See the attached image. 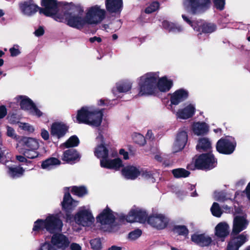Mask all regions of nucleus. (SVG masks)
Masks as SVG:
<instances>
[{
	"instance_id": "f257e3e1",
	"label": "nucleus",
	"mask_w": 250,
	"mask_h": 250,
	"mask_svg": "<svg viewBox=\"0 0 250 250\" xmlns=\"http://www.w3.org/2000/svg\"><path fill=\"white\" fill-rule=\"evenodd\" d=\"M43 5L44 9L40 11L41 13L70 27L80 29L94 23V6L87 8L83 17V10L72 4L62 6L56 0H43Z\"/></svg>"
},
{
	"instance_id": "f03ea898",
	"label": "nucleus",
	"mask_w": 250,
	"mask_h": 250,
	"mask_svg": "<svg viewBox=\"0 0 250 250\" xmlns=\"http://www.w3.org/2000/svg\"><path fill=\"white\" fill-rule=\"evenodd\" d=\"M173 81L166 76L159 77V72H149L140 77L138 82L139 95L141 96L154 95L157 88L163 92L170 90Z\"/></svg>"
},
{
	"instance_id": "7ed1b4c3",
	"label": "nucleus",
	"mask_w": 250,
	"mask_h": 250,
	"mask_svg": "<svg viewBox=\"0 0 250 250\" xmlns=\"http://www.w3.org/2000/svg\"><path fill=\"white\" fill-rule=\"evenodd\" d=\"M104 108L95 109V128L98 132V136L96 140L100 143L95 148V155L101 159L108 157V149L104 146V140L103 135L107 131L108 123L106 116H104Z\"/></svg>"
},
{
	"instance_id": "20e7f679",
	"label": "nucleus",
	"mask_w": 250,
	"mask_h": 250,
	"mask_svg": "<svg viewBox=\"0 0 250 250\" xmlns=\"http://www.w3.org/2000/svg\"><path fill=\"white\" fill-rule=\"evenodd\" d=\"M63 223L59 214H49L45 219H39L34 222L33 231L38 232L46 230L50 233L62 231Z\"/></svg>"
},
{
	"instance_id": "39448f33",
	"label": "nucleus",
	"mask_w": 250,
	"mask_h": 250,
	"mask_svg": "<svg viewBox=\"0 0 250 250\" xmlns=\"http://www.w3.org/2000/svg\"><path fill=\"white\" fill-rule=\"evenodd\" d=\"M40 147L39 140L36 138L21 137L16 148L19 153L23 154L28 159H35L39 156L38 149Z\"/></svg>"
},
{
	"instance_id": "423d86ee",
	"label": "nucleus",
	"mask_w": 250,
	"mask_h": 250,
	"mask_svg": "<svg viewBox=\"0 0 250 250\" xmlns=\"http://www.w3.org/2000/svg\"><path fill=\"white\" fill-rule=\"evenodd\" d=\"M217 159L211 152L202 153L196 156L194 164L187 166V168L194 170L195 169L208 171L214 168L217 165Z\"/></svg>"
},
{
	"instance_id": "0eeeda50",
	"label": "nucleus",
	"mask_w": 250,
	"mask_h": 250,
	"mask_svg": "<svg viewBox=\"0 0 250 250\" xmlns=\"http://www.w3.org/2000/svg\"><path fill=\"white\" fill-rule=\"evenodd\" d=\"M96 218L97 222L101 225L99 229L104 232H114L115 228L118 226L113 211L107 206Z\"/></svg>"
},
{
	"instance_id": "6e6552de",
	"label": "nucleus",
	"mask_w": 250,
	"mask_h": 250,
	"mask_svg": "<svg viewBox=\"0 0 250 250\" xmlns=\"http://www.w3.org/2000/svg\"><path fill=\"white\" fill-rule=\"evenodd\" d=\"M211 4V0H184L183 5L192 15H198L208 10Z\"/></svg>"
},
{
	"instance_id": "1a4fd4ad",
	"label": "nucleus",
	"mask_w": 250,
	"mask_h": 250,
	"mask_svg": "<svg viewBox=\"0 0 250 250\" xmlns=\"http://www.w3.org/2000/svg\"><path fill=\"white\" fill-rule=\"evenodd\" d=\"M21 108L27 111L29 114L40 117L42 112L37 107L33 101L26 96H18L15 98Z\"/></svg>"
},
{
	"instance_id": "9d476101",
	"label": "nucleus",
	"mask_w": 250,
	"mask_h": 250,
	"mask_svg": "<svg viewBox=\"0 0 250 250\" xmlns=\"http://www.w3.org/2000/svg\"><path fill=\"white\" fill-rule=\"evenodd\" d=\"M75 122L92 125L94 123V109L92 106H84L77 111Z\"/></svg>"
},
{
	"instance_id": "9b49d317",
	"label": "nucleus",
	"mask_w": 250,
	"mask_h": 250,
	"mask_svg": "<svg viewBox=\"0 0 250 250\" xmlns=\"http://www.w3.org/2000/svg\"><path fill=\"white\" fill-rule=\"evenodd\" d=\"M229 136L220 138L216 144V150L220 154L230 155L235 149L236 142L228 139Z\"/></svg>"
},
{
	"instance_id": "f8f14e48",
	"label": "nucleus",
	"mask_w": 250,
	"mask_h": 250,
	"mask_svg": "<svg viewBox=\"0 0 250 250\" xmlns=\"http://www.w3.org/2000/svg\"><path fill=\"white\" fill-rule=\"evenodd\" d=\"M92 219L91 210L85 207L80 208L74 217L76 223L83 226H90L92 223Z\"/></svg>"
},
{
	"instance_id": "ddd939ff",
	"label": "nucleus",
	"mask_w": 250,
	"mask_h": 250,
	"mask_svg": "<svg viewBox=\"0 0 250 250\" xmlns=\"http://www.w3.org/2000/svg\"><path fill=\"white\" fill-rule=\"evenodd\" d=\"M148 214L145 210L136 208L131 209L126 215V221L129 223L139 222L145 223L147 222Z\"/></svg>"
},
{
	"instance_id": "4468645a",
	"label": "nucleus",
	"mask_w": 250,
	"mask_h": 250,
	"mask_svg": "<svg viewBox=\"0 0 250 250\" xmlns=\"http://www.w3.org/2000/svg\"><path fill=\"white\" fill-rule=\"evenodd\" d=\"M169 220L164 215L161 214L151 215L147 218V223L157 229H163L166 228Z\"/></svg>"
},
{
	"instance_id": "2eb2a0df",
	"label": "nucleus",
	"mask_w": 250,
	"mask_h": 250,
	"mask_svg": "<svg viewBox=\"0 0 250 250\" xmlns=\"http://www.w3.org/2000/svg\"><path fill=\"white\" fill-rule=\"evenodd\" d=\"M43 0H42V5L43 8H40L32 1H28L21 3L19 4L20 9L21 13L27 16H31L38 11H39L41 14H44L43 13L40 12L42 9H44V6L43 5Z\"/></svg>"
},
{
	"instance_id": "dca6fc26",
	"label": "nucleus",
	"mask_w": 250,
	"mask_h": 250,
	"mask_svg": "<svg viewBox=\"0 0 250 250\" xmlns=\"http://www.w3.org/2000/svg\"><path fill=\"white\" fill-rule=\"evenodd\" d=\"M62 208L66 212V222L70 220V214L69 213L72 211L78 205V202L73 200L69 193H65L63 201L62 202Z\"/></svg>"
},
{
	"instance_id": "f3484780",
	"label": "nucleus",
	"mask_w": 250,
	"mask_h": 250,
	"mask_svg": "<svg viewBox=\"0 0 250 250\" xmlns=\"http://www.w3.org/2000/svg\"><path fill=\"white\" fill-rule=\"evenodd\" d=\"M249 225V221L244 216H235L233 221L231 234L236 235L245 229Z\"/></svg>"
},
{
	"instance_id": "a211bd4d",
	"label": "nucleus",
	"mask_w": 250,
	"mask_h": 250,
	"mask_svg": "<svg viewBox=\"0 0 250 250\" xmlns=\"http://www.w3.org/2000/svg\"><path fill=\"white\" fill-rule=\"evenodd\" d=\"M106 11L111 15H120L123 8V0H105Z\"/></svg>"
},
{
	"instance_id": "6ab92c4d",
	"label": "nucleus",
	"mask_w": 250,
	"mask_h": 250,
	"mask_svg": "<svg viewBox=\"0 0 250 250\" xmlns=\"http://www.w3.org/2000/svg\"><path fill=\"white\" fill-rule=\"evenodd\" d=\"M188 92L184 88L176 90L174 93L170 94V106L171 108H172V105H177L186 100L188 99Z\"/></svg>"
},
{
	"instance_id": "aec40b11",
	"label": "nucleus",
	"mask_w": 250,
	"mask_h": 250,
	"mask_svg": "<svg viewBox=\"0 0 250 250\" xmlns=\"http://www.w3.org/2000/svg\"><path fill=\"white\" fill-rule=\"evenodd\" d=\"M100 166L102 167L114 170H119L120 168L124 167L122 160L117 158L114 159H110L107 157L104 159L100 160Z\"/></svg>"
},
{
	"instance_id": "412c9836",
	"label": "nucleus",
	"mask_w": 250,
	"mask_h": 250,
	"mask_svg": "<svg viewBox=\"0 0 250 250\" xmlns=\"http://www.w3.org/2000/svg\"><path fill=\"white\" fill-rule=\"evenodd\" d=\"M191 240L197 245L202 247H208L212 242V238L205 233L193 234L191 236Z\"/></svg>"
},
{
	"instance_id": "4be33fe9",
	"label": "nucleus",
	"mask_w": 250,
	"mask_h": 250,
	"mask_svg": "<svg viewBox=\"0 0 250 250\" xmlns=\"http://www.w3.org/2000/svg\"><path fill=\"white\" fill-rule=\"evenodd\" d=\"M51 242L54 246L62 250L67 248L70 244L68 238L62 234L53 235Z\"/></svg>"
},
{
	"instance_id": "5701e85b",
	"label": "nucleus",
	"mask_w": 250,
	"mask_h": 250,
	"mask_svg": "<svg viewBox=\"0 0 250 250\" xmlns=\"http://www.w3.org/2000/svg\"><path fill=\"white\" fill-rule=\"evenodd\" d=\"M188 137L187 132L179 129L174 143V147L176 151H181L184 149L188 142Z\"/></svg>"
},
{
	"instance_id": "b1692460",
	"label": "nucleus",
	"mask_w": 250,
	"mask_h": 250,
	"mask_svg": "<svg viewBox=\"0 0 250 250\" xmlns=\"http://www.w3.org/2000/svg\"><path fill=\"white\" fill-rule=\"evenodd\" d=\"M217 29V25L214 23L205 22L200 25L197 23L196 26L194 27V30L199 32V35L202 33L211 34Z\"/></svg>"
},
{
	"instance_id": "393cba45",
	"label": "nucleus",
	"mask_w": 250,
	"mask_h": 250,
	"mask_svg": "<svg viewBox=\"0 0 250 250\" xmlns=\"http://www.w3.org/2000/svg\"><path fill=\"white\" fill-rule=\"evenodd\" d=\"M122 174L126 179L135 180L140 175L139 169L134 166L128 165L122 169Z\"/></svg>"
},
{
	"instance_id": "a878e982",
	"label": "nucleus",
	"mask_w": 250,
	"mask_h": 250,
	"mask_svg": "<svg viewBox=\"0 0 250 250\" xmlns=\"http://www.w3.org/2000/svg\"><path fill=\"white\" fill-rule=\"evenodd\" d=\"M67 129V127L64 124L55 123L51 127V134L57 138H60L65 134Z\"/></svg>"
},
{
	"instance_id": "bb28decb",
	"label": "nucleus",
	"mask_w": 250,
	"mask_h": 250,
	"mask_svg": "<svg viewBox=\"0 0 250 250\" xmlns=\"http://www.w3.org/2000/svg\"><path fill=\"white\" fill-rule=\"evenodd\" d=\"M229 226L226 222H220L217 225L215 228V235L221 239L222 241L229 234Z\"/></svg>"
},
{
	"instance_id": "cd10ccee",
	"label": "nucleus",
	"mask_w": 250,
	"mask_h": 250,
	"mask_svg": "<svg viewBox=\"0 0 250 250\" xmlns=\"http://www.w3.org/2000/svg\"><path fill=\"white\" fill-rule=\"evenodd\" d=\"M197 150L199 152H211L212 148L211 143L209 139L206 137L199 138L196 146Z\"/></svg>"
},
{
	"instance_id": "c85d7f7f",
	"label": "nucleus",
	"mask_w": 250,
	"mask_h": 250,
	"mask_svg": "<svg viewBox=\"0 0 250 250\" xmlns=\"http://www.w3.org/2000/svg\"><path fill=\"white\" fill-rule=\"evenodd\" d=\"M195 108L191 104L187 106L183 109L179 110L177 112V117L182 119H188L191 118L194 114Z\"/></svg>"
},
{
	"instance_id": "c756f323",
	"label": "nucleus",
	"mask_w": 250,
	"mask_h": 250,
	"mask_svg": "<svg viewBox=\"0 0 250 250\" xmlns=\"http://www.w3.org/2000/svg\"><path fill=\"white\" fill-rule=\"evenodd\" d=\"M81 156L73 149H68L64 152L62 159L67 163H73L79 161Z\"/></svg>"
},
{
	"instance_id": "7c9ffc66",
	"label": "nucleus",
	"mask_w": 250,
	"mask_h": 250,
	"mask_svg": "<svg viewBox=\"0 0 250 250\" xmlns=\"http://www.w3.org/2000/svg\"><path fill=\"white\" fill-rule=\"evenodd\" d=\"M61 162L58 159L55 157H50L43 161L41 164L42 168L47 170L55 168L56 166L60 165Z\"/></svg>"
},
{
	"instance_id": "2f4dec72",
	"label": "nucleus",
	"mask_w": 250,
	"mask_h": 250,
	"mask_svg": "<svg viewBox=\"0 0 250 250\" xmlns=\"http://www.w3.org/2000/svg\"><path fill=\"white\" fill-rule=\"evenodd\" d=\"M193 131L197 135H204L208 132V127L205 123H197L193 126Z\"/></svg>"
},
{
	"instance_id": "473e14b6",
	"label": "nucleus",
	"mask_w": 250,
	"mask_h": 250,
	"mask_svg": "<svg viewBox=\"0 0 250 250\" xmlns=\"http://www.w3.org/2000/svg\"><path fill=\"white\" fill-rule=\"evenodd\" d=\"M7 173L9 176L13 178L21 176L24 172L23 168L19 166H7Z\"/></svg>"
},
{
	"instance_id": "72a5a7b5",
	"label": "nucleus",
	"mask_w": 250,
	"mask_h": 250,
	"mask_svg": "<svg viewBox=\"0 0 250 250\" xmlns=\"http://www.w3.org/2000/svg\"><path fill=\"white\" fill-rule=\"evenodd\" d=\"M171 230L174 234L185 237H187L189 233V230L185 225H175L172 226Z\"/></svg>"
},
{
	"instance_id": "f704fd0d",
	"label": "nucleus",
	"mask_w": 250,
	"mask_h": 250,
	"mask_svg": "<svg viewBox=\"0 0 250 250\" xmlns=\"http://www.w3.org/2000/svg\"><path fill=\"white\" fill-rule=\"evenodd\" d=\"M106 11L100 6L95 5V25L101 22L105 18Z\"/></svg>"
},
{
	"instance_id": "c9c22d12",
	"label": "nucleus",
	"mask_w": 250,
	"mask_h": 250,
	"mask_svg": "<svg viewBox=\"0 0 250 250\" xmlns=\"http://www.w3.org/2000/svg\"><path fill=\"white\" fill-rule=\"evenodd\" d=\"M162 26L164 29L169 32H180L182 30V28L180 26L167 21H164L162 22Z\"/></svg>"
},
{
	"instance_id": "e433bc0d",
	"label": "nucleus",
	"mask_w": 250,
	"mask_h": 250,
	"mask_svg": "<svg viewBox=\"0 0 250 250\" xmlns=\"http://www.w3.org/2000/svg\"><path fill=\"white\" fill-rule=\"evenodd\" d=\"M173 176L175 178H186L189 176L190 172L183 168H177L171 170Z\"/></svg>"
},
{
	"instance_id": "4c0bfd02",
	"label": "nucleus",
	"mask_w": 250,
	"mask_h": 250,
	"mask_svg": "<svg viewBox=\"0 0 250 250\" xmlns=\"http://www.w3.org/2000/svg\"><path fill=\"white\" fill-rule=\"evenodd\" d=\"M132 83L129 82H123L117 84L116 88L119 93H125L131 90Z\"/></svg>"
},
{
	"instance_id": "58836bf2",
	"label": "nucleus",
	"mask_w": 250,
	"mask_h": 250,
	"mask_svg": "<svg viewBox=\"0 0 250 250\" xmlns=\"http://www.w3.org/2000/svg\"><path fill=\"white\" fill-rule=\"evenodd\" d=\"M210 211L212 214L216 217H220L223 213L219 204L216 202L213 203Z\"/></svg>"
},
{
	"instance_id": "ea45409f",
	"label": "nucleus",
	"mask_w": 250,
	"mask_h": 250,
	"mask_svg": "<svg viewBox=\"0 0 250 250\" xmlns=\"http://www.w3.org/2000/svg\"><path fill=\"white\" fill-rule=\"evenodd\" d=\"M71 192L74 194L78 196L81 197L87 193V190L83 187H74L71 188Z\"/></svg>"
},
{
	"instance_id": "a19ab883",
	"label": "nucleus",
	"mask_w": 250,
	"mask_h": 250,
	"mask_svg": "<svg viewBox=\"0 0 250 250\" xmlns=\"http://www.w3.org/2000/svg\"><path fill=\"white\" fill-rule=\"evenodd\" d=\"M79 140L76 136H72L64 144L66 147L76 146L79 144Z\"/></svg>"
},
{
	"instance_id": "79ce46f5",
	"label": "nucleus",
	"mask_w": 250,
	"mask_h": 250,
	"mask_svg": "<svg viewBox=\"0 0 250 250\" xmlns=\"http://www.w3.org/2000/svg\"><path fill=\"white\" fill-rule=\"evenodd\" d=\"M142 231L139 229L131 231L128 234V238L131 240H135L141 236Z\"/></svg>"
},
{
	"instance_id": "37998d69",
	"label": "nucleus",
	"mask_w": 250,
	"mask_h": 250,
	"mask_svg": "<svg viewBox=\"0 0 250 250\" xmlns=\"http://www.w3.org/2000/svg\"><path fill=\"white\" fill-rule=\"evenodd\" d=\"M159 3L157 1L152 2L149 6H147L145 10L146 14H150L156 11L159 7Z\"/></svg>"
},
{
	"instance_id": "c03bdc74",
	"label": "nucleus",
	"mask_w": 250,
	"mask_h": 250,
	"mask_svg": "<svg viewBox=\"0 0 250 250\" xmlns=\"http://www.w3.org/2000/svg\"><path fill=\"white\" fill-rule=\"evenodd\" d=\"M19 126L21 129L27 131L29 133H32L35 131L34 126L28 123L20 122L19 123Z\"/></svg>"
},
{
	"instance_id": "a18cd8bd",
	"label": "nucleus",
	"mask_w": 250,
	"mask_h": 250,
	"mask_svg": "<svg viewBox=\"0 0 250 250\" xmlns=\"http://www.w3.org/2000/svg\"><path fill=\"white\" fill-rule=\"evenodd\" d=\"M236 240L234 241V242L235 243L237 248L238 249L248 240L246 236L243 234L239 235L236 238Z\"/></svg>"
},
{
	"instance_id": "49530a36",
	"label": "nucleus",
	"mask_w": 250,
	"mask_h": 250,
	"mask_svg": "<svg viewBox=\"0 0 250 250\" xmlns=\"http://www.w3.org/2000/svg\"><path fill=\"white\" fill-rule=\"evenodd\" d=\"M6 129V134L8 137H11L12 139L16 140V141H19L21 138L19 136L17 135L15 130L13 128L9 126H7Z\"/></svg>"
},
{
	"instance_id": "de8ad7c7",
	"label": "nucleus",
	"mask_w": 250,
	"mask_h": 250,
	"mask_svg": "<svg viewBox=\"0 0 250 250\" xmlns=\"http://www.w3.org/2000/svg\"><path fill=\"white\" fill-rule=\"evenodd\" d=\"M133 140L135 143L142 146H144L146 143L145 137L140 133L137 134L134 136Z\"/></svg>"
},
{
	"instance_id": "09e8293b",
	"label": "nucleus",
	"mask_w": 250,
	"mask_h": 250,
	"mask_svg": "<svg viewBox=\"0 0 250 250\" xmlns=\"http://www.w3.org/2000/svg\"><path fill=\"white\" fill-rule=\"evenodd\" d=\"M214 7L217 9L222 11L225 8V0H213Z\"/></svg>"
},
{
	"instance_id": "8fccbe9b",
	"label": "nucleus",
	"mask_w": 250,
	"mask_h": 250,
	"mask_svg": "<svg viewBox=\"0 0 250 250\" xmlns=\"http://www.w3.org/2000/svg\"><path fill=\"white\" fill-rule=\"evenodd\" d=\"M9 51L12 57H16L20 55L21 53L20 47L18 44H15L9 49Z\"/></svg>"
},
{
	"instance_id": "3c124183",
	"label": "nucleus",
	"mask_w": 250,
	"mask_h": 250,
	"mask_svg": "<svg viewBox=\"0 0 250 250\" xmlns=\"http://www.w3.org/2000/svg\"><path fill=\"white\" fill-rule=\"evenodd\" d=\"M140 175L141 176L146 179H149L153 177V174L151 171H148L147 170L141 168L139 169Z\"/></svg>"
},
{
	"instance_id": "603ef678",
	"label": "nucleus",
	"mask_w": 250,
	"mask_h": 250,
	"mask_svg": "<svg viewBox=\"0 0 250 250\" xmlns=\"http://www.w3.org/2000/svg\"><path fill=\"white\" fill-rule=\"evenodd\" d=\"M7 118L9 122L11 124H16V123L19 124V123H20V122H19V118L15 114H12L10 115H8Z\"/></svg>"
},
{
	"instance_id": "864d4df0",
	"label": "nucleus",
	"mask_w": 250,
	"mask_h": 250,
	"mask_svg": "<svg viewBox=\"0 0 250 250\" xmlns=\"http://www.w3.org/2000/svg\"><path fill=\"white\" fill-rule=\"evenodd\" d=\"M39 250H56V249L50 243H44L41 246Z\"/></svg>"
},
{
	"instance_id": "5fc2aeb1",
	"label": "nucleus",
	"mask_w": 250,
	"mask_h": 250,
	"mask_svg": "<svg viewBox=\"0 0 250 250\" xmlns=\"http://www.w3.org/2000/svg\"><path fill=\"white\" fill-rule=\"evenodd\" d=\"M182 17L183 19L184 20V21H185L187 23H188L191 27H192L194 29V27L196 26V25L197 24V22L192 21L185 15H182Z\"/></svg>"
},
{
	"instance_id": "6e6d98bb",
	"label": "nucleus",
	"mask_w": 250,
	"mask_h": 250,
	"mask_svg": "<svg viewBox=\"0 0 250 250\" xmlns=\"http://www.w3.org/2000/svg\"><path fill=\"white\" fill-rule=\"evenodd\" d=\"M16 158V159L20 162L29 163H31L30 161L27 160V159L28 158H27L26 156H25V155H24L23 154H22V155H17Z\"/></svg>"
},
{
	"instance_id": "4d7b16f0",
	"label": "nucleus",
	"mask_w": 250,
	"mask_h": 250,
	"mask_svg": "<svg viewBox=\"0 0 250 250\" xmlns=\"http://www.w3.org/2000/svg\"><path fill=\"white\" fill-rule=\"evenodd\" d=\"M102 248V245L100 238H95V250H100Z\"/></svg>"
},
{
	"instance_id": "13d9d810",
	"label": "nucleus",
	"mask_w": 250,
	"mask_h": 250,
	"mask_svg": "<svg viewBox=\"0 0 250 250\" xmlns=\"http://www.w3.org/2000/svg\"><path fill=\"white\" fill-rule=\"evenodd\" d=\"M41 135L42 138L44 140H47L49 138V134L48 131L45 130V129H42Z\"/></svg>"
},
{
	"instance_id": "bf43d9fd",
	"label": "nucleus",
	"mask_w": 250,
	"mask_h": 250,
	"mask_svg": "<svg viewBox=\"0 0 250 250\" xmlns=\"http://www.w3.org/2000/svg\"><path fill=\"white\" fill-rule=\"evenodd\" d=\"M235 243L234 242H229L227 246V250H238Z\"/></svg>"
},
{
	"instance_id": "052dcab7",
	"label": "nucleus",
	"mask_w": 250,
	"mask_h": 250,
	"mask_svg": "<svg viewBox=\"0 0 250 250\" xmlns=\"http://www.w3.org/2000/svg\"><path fill=\"white\" fill-rule=\"evenodd\" d=\"M119 154L123 156V158L125 160L129 159L128 153L127 151H125V149L121 148L119 150Z\"/></svg>"
},
{
	"instance_id": "680f3d73",
	"label": "nucleus",
	"mask_w": 250,
	"mask_h": 250,
	"mask_svg": "<svg viewBox=\"0 0 250 250\" xmlns=\"http://www.w3.org/2000/svg\"><path fill=\"white\" fill-rule=\"evenodd\" d=\"M7 114V109L3 105L0 106V119L3 118Z\"/></svg>"
},
{
	"instance_id": "e2e57ef3",
	"label": "nucleus",
	"mask_w": 250,
	"mask_h": 250,
	"mask_svg": "<svg viewBox=\"0 0 250 250\" xmlns=\"http://www.w3.org/2000/svg\"><path fill=\"white\" fill-rule=\"evenodd\" d=\"M69 248L70 250H82L81 246L75 243L71 244Z\"/></svg>"
},
{
	"instance_id": "0e129e2a",
	"label": "nucleus",
	"mask_w": 250,
	"mask_h": 250,
	"mask_svg": "<svg viewBox=\"0 0 250 250\" xmlns=\"http://www.w3.org/2000/svg\"><path fill=\"white\" fill-rule=\"evenodd\" d=\"M44 31L43 28L42 27H40L37 30H36L34 32V34L36 36L39 37L43 35L44 34Z\"/></svg>"
},
{
	"instance_id": "69168bd1",
	"label": "nucleus",
	"mask_w": 250,
	"mask_h": 250,
	"mask_svg": "<svg viewBox=\"0 0 250 250\" xmlns=\"http://www.w3.org/2000/svg\"><path fill=\"white\" fill-rule=\"evenodd\" d=\"M108 103L109 102L107 100L101 99L98 102L97 104L99 106H104L107 105Z\"/></svg>"
},
{
	"instance_id": "338daca9",
	"label": "nucleus",
	"mask_w": 250,
	"mask_h": 250,
	"mask_svg": "<svg viewBox=\"0 0 250 250\" xmlns=\"http://www.w3.org/2000/svg\"><path fill=\"white\" fill-rule=\"evenodd\" d=\"M245 192L247 198L250 200V182L249 183L245 189Z\"/></svg>"
},
{
	"instance_id": "774afa93",
	"label": "nucleus",
	"mask_w": 250,
	"mask_h": 250,
	"mask_svg": "<svg viewBox=\"0 0 250 250\" xmlns=\"http://www.w3.org/2000/svg\"><path fill=\"white\" fill-rule=\"evenodd\" d=\"M122 248L121 247L117 246L115 245L112 246L111 247L108 249V250H122Z\"/></svg>"
}]
</instances>
